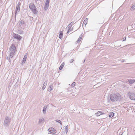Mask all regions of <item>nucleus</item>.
Segmentation results:
<instances>
[{"label":"nucleus","instance_id":"obj_1","mask_svg":"<svg viewBox=\"0 0 135 135\" xmlns=\"http://www.w3.org/2000/svg\"><path fill=\"white\" fill-rule=\"evenodd\" d=\"M110 98L112 102H115L118 100H120L121 99V95L119 94H113L110 96Z\"/></svg>","mask_w":135,"mask_h":135},{"label":"nucleus","instance_id":"obj_2","mask_svg":"<svg viewBox=\"0 0 135 135\" xmlns=\"http://www.w3.org/2000/svg\"><path fill=\"white\" fill-rule=\"evenodd\" d=\"M10 50L9 54L8 57L7 58V59L8 60H10L13 57L14 53L16 51V48L15 46L14 45H12L10 49Z\"/></svg>","mask_w":135,"mask_h":135},{"label":"nucleus","instance_id":"obj_3","mask_svg":"<svg viewBox=\"0 0 135 135\" xmlns=\"http://www.w3.org/2000/svg\"><path fill=\"white\" fill-rule=\"evenodd\" d=\"M29 7L32 12L34 14H37V11L34 4L33 3H31L30 4Z\"/></svg>","mask_w":135,"mask_h":135},{"label":"nucleus","instance_id":"obj_4","mask_svg":"<svg viewBox=\"0 0 135 135\" xmlns=\"http://www.w3.org/2000/svg\"><path fill=\"white\" fill-rule=\"evenodd\" d=\"M11 121V118L8 116L6 117L3 122L4 126L6 127L9 126Z\"/></svg>","mask_w":135,"mask_h":135},{"label":"nucleus","instance_id":"obj_5","mask_svg":"<svg viewBox=\"0 0 135 135\" xmlns=\"http://www.w3.org/2000/svg\"><path fill=\"white\" fill-rule=\"evenodd\" d=\"M128 95L129 98L132 100H135V94L132 92H129Z\"/></svg>","mask_w":135,"mask_h":135},{"label":"nucleus","instance_id":"obj_6","mask_svg":"<svg viewBox=\"0 0 135 135\" xmlns=\"http://www.w3.org/2000/svg\"><path fill=\"white\" fill-rule=\"evenodd\" d=\"M49 1L50 0H46L45 7H44V9L45 10H47L48 9L49 6Z\"/></svg>","mask_w":135,"mask_h":135},{"label":"nucleus","instance_id":"obj_7","mask_svg":"<svg viewBox=\"0 0 135 135\" xmlns=\"http://www.w3.org/2000/svg\"><path fill=\"white\" fill-rule=\"evenodd\" d=\"M48 130L50 132L52 133H56V130L53 128L51 127Z\"/></svg>","mask_w":135,"mask_h":135},{"label":"nucleus","instance_id":"obj_8","mask_svg":"<svg viewBox=\"0 0 135 135\" xmlns=\"http://www.w3.org/2000/svg\"><path fill=\"white\" fill-rule=\"evenodd\" d=\"M14 37L15 38L18 39L19 40H20L21 38V37L17 34H15L14 35Z\"/></svg>","mask_w":135,"mask_h":135},{"label":"nucleus","instance_id":"obj_9","mask_svg":"<svg viewBox=\"0 0 135 135\" xmlns=\"http://www.w3.org/2000/svg\"><path fill=\"white\" fill-rule=\"evenodd\" d=\"M27 53L26 55H25L24 56L22 60V64H23L25 63V61H26L27 57Z\"/></svg>","mask_w":135,"mask_h":135},{"label":"nucleus","instance_id":"obj_10","mask_svg":"<svg viewBox=\"0 0 135 135\" xmlns=\"http://www.w3.org/2000/svg\"><path fill=\"white\" fill-rule=\"evenodd\" d=\"M53 84H51L50 85L48 89V91H51L53 89Z\"/></svg>","mask_w":135,"mask_h":135},{"label":"nucleus","instance_id":"obj_11","mask_svg":"<svg viewBox=\"0 0 135 135\" xmlns=\"http://www.w3.org/2000/svg\"><path fill=\"white\" fill-rule=\"evenodd\" d=\"M20 5L17 6L16 10V14L17 12H19L20 11Z\"/></svg>","mask_w":135,"mask_h":135},{"label":"nucleus","instance_id":"obj_12","mask_svg":"<svg viewBox=\"0 0 135 135\" xmlns=\"http://www.w3.org/2000/svg\"><path fill=\"white\" fill-rule=\"evenodd\" d=\"M88 18H86L85 19V20L83 21V25H84L85 26L87 24L88 22Z\"/></svg>","mask_w":135,"mask_h":135},{"label":"nucleus","instance_id":"obj_13","mask_svg":"<svg viewBox=\"0 0 135 135\" xmlns=\"http://www.w3.org/2000/svg\"><path fill=\"white\" fill-rule=\"evenodd\" d=\"M47 81H45L44 82L42 87V89L43 90H44L45 89V87L47 85Z\"/></svg>","mask_w":135,"mask_h":135},{"label":"nucleus","instance_id":"obj_14","mask_svg":"<svg viewBox=\"0 0 135 135\" xmlns=\"http://www.w3.org/2000/svg\"><path fill=\"white\" fill-rule=\"evenodd\" d=\"M134 81L135 80L132 79H129L127 81V82L131 84H133Z\"/></svg>","mask_w":135,"mask_h":135},{"label":"nucleus","instance_id":"obj_15","mask_svg":"<svg viewBox=\"0 0 135 135\" xmlns=\"http://www.w3.org/2000/svg\"><path fill=\"white\" fill-rule=\"evenodd\" d=\"M62 35L63 34L62 31H60V32L59 35V37L60 39L62 38Z\"/></svg>","mask_w":135,"mask_h":135},{"label":"nucleus","instance_id":"obj_16","mask_svg":"<svg viewBox=\"0 0 135 135\" xmlns=\"http://www.w3.org/2000/svg\"><path fill=\"white\" fill-rule=\"evenodd\" d=\"M47 107L46 105L44 107L43 109V112L44 114H45L46 113V110L47 109Z\"/></svg>","mask_w":135,"mask_h":135},{"label":"nucleus","instance_id":"obj_17","mask_svg":"<svg viewBox=\"0 0 135 135\" xmlns=\"http://www.w3.org/2000/svg\"><path fill=\"white\" fill-rule=\"evenodd\" d=\"M69 129V127L68 126H66L65 128V132H66V134H67V132L68 131V130Z\"/></svg>","mask_w":135,"mask_h":135},{"label":"nucleus","instance_id":"obj_18","mask_svg":"<svg viewBox=\"0 0 135 135\" xmlns=\"http://www.w3.org/2000/svg\"><path fill=\"white\" fill-rule=\"evenodd\" d=\"M82 38L81 36H80L79 38H78L77 41L76 42V44H77L78 43L80 42Z\"/></svg>","mask_w":135,"mask_h":135},{"label":"nucleus","instance_id":"obj_19","mask_svg":"<svg viewBox=\"0 0 135 135\" xmlns=\"http://www.w3.org/2000/svg\"><path fill=\"white\" fill-rule=\"evenodd\" d=\"M102 114V112L101 111H98L97 113L95 114H96V115L97 116H98Z\"/></svg>","mask_w":135,"mask_h":135},{"label":"nucleus","instance_id":"obj_20","mask_svg":"<svg viewBox=\"0 0 135 135\" xmlns=\"http://www.w3.org/2000/svg\"><path fill=\"white\" fill-rule=\"evenodd\" d=\"M135 9V4H132V6L131 7L130 10L131 11L134 10Z\"/></svg>","mask_w":135,"mask_h":135},{"label":"nucleus","instance_id":"obj_21","mask_svg":"<svg viewBox=\"0 0 135 135\" xmlns=\"http://www.w3.org/2000/svg\"><path fill=\"white\" fill-rule=\"evenodd\" d=\"M64 63H62L61 65L60 66V67L59 68V69L60 70H61L63 67H64Z\"/></svg>","mask_w":135,"mask_h":135},{"label":"nucleus","instance_id":"obj_22","mask_svg":"<svg viewBox=\"0 0 135 135\" xmlns=\"http://www.w3.org/2000/svg\"><path fill=\"white\" fill-rule=\"evenodd\" d=\"M114 113L113 112H110L109 115V117L112 118L114 116Z\"/></svg>","mask_w":135,"mask_h":135},{"label":"nucleus","instance_id":"obj_23","mask_svg":"<svg viewBox=\"0 0 135 135\" xmlns=\"http://www.w3.org/2000/svg\"><path fill=\"white\" fill-rule=\"evenodd\" d=\"M55 121L59 123L61 125H62V123L61 121L60 120L56 119L55 120Z\"/></svg>","mask_w":135,"mask_h":135},{"label":"nucleus","instance_id":"obj_24","mask_svg":"<svg viewBox=\"0 0 135 135\" xmlns=\"http://www.w3.org/2000/svg\"><path fill=\"white\" fill-rule=\"evenodd\" d=\"M74 24V22H72L70 23L69 25V27L70 28L72 25Z\"/></svg>","mask_w":135,"mask_h":135},{"label":"nucleus","instance_id":"obj_25","mask_svg":"<svg viewBox=\"0 0 135 135\" xmlns=\"http://www.w3.org/2000/svg\"><path fill=\"white\" fill-rule=\"evenodd\" d=\"M73 30V28H72L71 29V28H69L68 30V31H67V34H69V32L70 31H72Z\"/></svg>","mask_w":135,"mask_h":135},{"label":"nucleus","instance_id":"obj_26","mask_svg":"<svg viewBox=\"0 0 135 135\" xmlns=\"http://www.w3.org/2000/svg\"><path fill=\"white\" fill-rule=\"evenodd\" d=\"M76 83L75 82H74L73 83L71 84V87H73L74 86Z\"/></svg>","mask_w":135,"mask_h":135},{"label":"nucleus","instance_id":"obj_27","mask_svg":"<svg viewBox=\"0 0 135 135\" xmlns=\"http://www.w3.org/2000/svg\"><path fill=\"white\" fill-rule=\"evenodd\" d=\"M44 120L43 118L40 119H39V123H41Z\"/></svg>","mask_w":135,"mask_h":135},{"label":"nucleus","instance_id":"obj_28","mask_svg":"<svg viewBox=\"0 0 135 135\" xmlns=\"http://www.w3.org/2000/svg\"><path fill=\"white\" fill-rule=\"evenodd\" d=\"M126 37H124L123 38V41H126Z\"/></svg>","mask_w":135,"mask_h":135},{"label":"nucleus","instance_id":"obj_29","mask_svg":"<svg viewBox=\"0 0 135 135\" xmlns=\"http://www.w3.org/2000/svg\"><path fill=\"white\" fill-rule=\"evenodd\" d=\"M21 23L23 25L24 24V22L23 21H21Z\"/></svg>","mask_w":135,"mask_h":135},{"label":"nucleus","instance_id":"obj_30","mask_svg":"<svg viewBox=\"0 0 135 135\" xmlns=\"http://www.w3.org/2000/svg\"><path fill=\"white\" fill-rule=\"evenodd\" d=\"M74 59H71L70 61V63H71L72 62L74 61Z\"/></svg>","mask_w":135,"mask_h":135},{"label":"nucleus","instance_id":"obj_31","mask_svg":"<svg viewBox=\"0 0 135 135\" xmlns=\"http://www.w3.org/2000/svg\"><path fill=\"white\" fill-rule=\"evenodd\" d=\"M124 60H123H123H121V62H124Z\"/></svg>","mask_w":135,"mask_h":135},{"label":"nucleus","instance_id":"obj_32","mask_svg":"<svg viewBox=\"0 0 135 135\" xmlns=\"http://www.w3.org/2000/svg\"><path fill=\"white\" fill-rule=\"evenodd\" d=\"M17 5H20V3H18V4Z\"/></svg>","mask_w":135,"mask_h":135},{"label":"nucleus","instance_id":"obj_33","mask_svg":"<svg viewBox=\"0 0 135 135\" xmlns=\"http://www.w3.org/2000/svg\"><path fill=\"white\" fill-rule=\"evenodd\" d=\"M85 61V60L84 61V62Z\"/></svg>","mask_w":135,"mask_h":135},{"label":"nucleus","instance_id":"obj_34","mask_svg":"<svg viewBox=\"0 0 135 135\" xmlns=\"http://www.w3.org/2000/svg\"><path fill=\"white\" fill-rule=\"evenodd\" d=\"M2 0H0V1H1Z\"/></svg>","mask_w":135,"mask_h":135},{"label":"nucleus","instance_id":"obj_35","mask_svg":"<svg viewBox=\"0 0 135 135\" xmlns=\"http://www.w3.org/2000/svg\"><path fill=\"white\" fill-rule=\"evenodd\" d=\"M21 1H23V0H20Z\"/></svg>","mask_w":135,"mask_h":135},{"label":"nucleus","instance_id":"obj_36","mask_svg":"<svg viewBox=\"0 0 135 135\" xmlns=\"http://www.w3.org/2000/svg\"><path fill=\"white\" fill-rule=\"evenodd\" d=\"M120 135H122V134H121Z\"/></svg>","mask_w":135,"mask_h":135},{"label":"nucleus","instance_id":"obj_37","mask_svg":"<svg viewBox=\"0 0 135 135\" xmlns=\"http://www.w3.org/2000/svg\"><path fill=\"white\" fill-rule=\"evenodd\" d=\"M134 88H135V87H134Z\"/></svg>","mask_w":135,"mask_h":135}]
</instances>
